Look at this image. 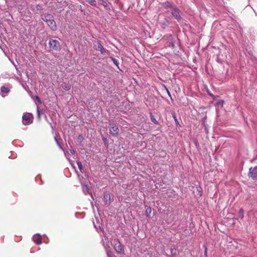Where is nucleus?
Masks as SVG:
<instances>
[{
    "instance_id": "nucleus-19",
    "label": "nucleus",
    "mask_w": 257,
    "mask_h": 257,
    "mask_svg": "<svg viewBox=\"0 0 257 257\" xmlns=\"http://www.w3.org/2000/svg\"><path fill=\"white\" fill-rule=\"evenodd\" d=\"M103 246L105 249L107 255L108 257H111V252L108 249V247H109V246L105 245L103 244Z\"/></svg>"
},
{
    "instance_id": "nucleus-7",
    "label": "nucleus",
    "mask_w": 257,
    "mask_h": 257,
    "mask_svg": "<svg viewBox=\"0 0 257 257\" xmlns=\"http://www.w3.org/2000/svg\"><path fill=\"white\" fill-rule=\"evenodd\" d=\"M32 114L30 113H24L22 117L23 123L25 125H29L32 122L31 120Z\"/></svg>"
},
{
    "instance_id": "nucleus-31",
    "label": "nucleus",
    "mask_w": 257,
    "mask_h": 257,
    "mask_svg": "<svg viewBox=\"0 0 257 257\" xmlns=\"http://www.w3.org/2000/svg\"><path fill=\"white\" fill-rule=\"evenodd\" d=\"M167 90V93L169 94V95L170 96H171V94H170V93L169 92V91L168 90V89H166Z\"/></svg>"
},
{
    "instance_id": "nucleus-12",
    "label": "nucleus",
    "mask_w": 257,
    "mask_h": 257,
    "mask_svg": "<svg viewBox=\"0 0 257 257\" xmlns=\"http://www.w3.org/2000/svg\"><path fill=\"white\" fill-rule=\"evenodd\" d=\"M81 185H82L83 193L85 195L89 193V191L90 190V188L88 184H85L83 183H81Z\"/></svg>"
},
{
    "instance_id": "nucleus-26",
    "label": "nucleus",
    "mask_w": 257,
    "mask_h": 257,
    "mask_svg": "<svg viewBox=\"0 0 257 257\" xmlns=\"http://www.w3.org/2000/svg\"><path fill=\"white\" fill-rule=\"evenodd\" d=\"M55 141H56V143H57V144L58 146L59 147V148H60L61 149H62H62H62V146H61V145H60V143H59V140L57 139V137H55Z\"/></svg>"
},
{
    "instance_id": "nucleus-22",
    "label": "nucleus",
    "mask_w": 257,
    "mask_h": 257,
    "mask_svg": "<svg viewBox=\"0 0 257 257\" xmlns=\"http://www.w3.org/2000/svg\"><path fill=\"white\" fill-rule=\"evenodd\" d=\"M77 164L78 165V167L80 170V171L82 172V170H83V166H82V164L81 163V162L79 161H77Z\"/></svg>"
},
{
    "instance_id": "nucleus-21",
    "label": "nucleus",
    "mask_w": 257,
    "mask_h": 257,
    "mask_svg": "<svg viewBox=\"0 0 257 257\" xmlns=\"http://www.w3.org/2000/svg\"><path fill=\"white\" fill-rule=\"evenodd\" d=\"M150 118L151 119V121L154 122L155 124H158V121L156 119L154 116L152 114V113H150Z\"/></svg>"
},
{
    "instance_id": "nucleus-25",
    "label": "nucleus",
    "mask_w": 257,
    "mask_h": 257,
    "mask_svg": "<svg viewBox=\"0 0 257 257\" xmlns=\"http://www.w3.org/2000/svg\"><path fill=\"white\" fill-rule=\"evenodd\" d=\"M172 116H173V118L174 119L176 124H178L179 122H178V121L177 120V116H176V115L175 113H172Z\"/></svg>"
},
{
    "instance_id": "nucleus-14",
    "label": "nucleus",
    "mask_w": 257,
    "mask_h": 257,
    "mask_svg": "<svg viewBox=\"0 0 257 257\" xmlns=\"http://www.w3.org/2000/svg\"><path fill=\"white\" fill-rule=\"evenodd\" d=\"M53 17L52 15L49 14L42 15V19L46 23L49 22Z\"/></svg>"
},
{
    "instance_id": "nucleus-20",
    "label": "nucleus",
    "mask_w": 257,
    "mask_h": 257,
    "mask_svg": "<svg viewBox=\"0 0 257 257\" xmlns=\"http://www.w3.org/2000/svg\"><path fill=\"white\" fill-rule=\"evenodd\" d=\"M10 89L8 87H6L5 86H2L1 87V91L4 93H7L9 92Z\"/></svg>"
},
{
    "instance_id": "nucleus-4",
    "label": "nucleus",
    "mask_w": 257,
    "mask_h": 257,
    "mask_svg": "<svg viewBox=\"0 0 257 257\" xmlns=\"http://www.w3.org/2000/svg\"><path fill=\"white\" fill-rule=\"evenodd\" d=\"M50 48L54 50L58 51L61 49L59 42L57 40L50 39L49 42Z\"/></svg>"
},
{
    "instance_id": "nucleus-24",
    "label": "nucleus",
    "mask_w": 257,
    "mask_h": 257,
    "mask_svg": "<svg viewBox=\"0 0 257 257\" xmlns=\"http://www.w3.org/2000/svg\"><path fill=\"white\" fill-rule=\"evenodd\" d=\"M239 216L241 219L243 218V211L242 209L239 211Z\"/></svg>"
},
{
    "instance_id": "nucleus-15",
    "label": "nucleus",
    "mask_w": 257,
    "mask_h": 257,
    "mask_svg": "<svg viewBox=\"0 0 257 257\" xmlns=\"http://www.w3.org/2000/svg\"><path fill=\"white\" fill-rule=\"evenodd\" d=\"M62 87L66 90H69L71 88V85L69 83L64 82L61 85Z\"/></svg>"
},
{
    "instance_id": "nucleus-27",
    "label": "nucleus",
    "mask_w": 257,
    "mask_h": 257,
    "mask_svg": "<svg viewBox=\"0 0 257 257\" xmlns=\"http://www.w3.org/2000/svg\"><path fill=\"white\" fill-rule=\"evenodd\" d=\"M204 247H205L204 255H205V256H207V247L205 245H204Z\"/></svg>"
},
{
    "instance_id": "nucleus-33",
    "label": "nucleus",
    "mask_w": 257,
    "mask_h": 257,
    "mask_svg": "<svg viewBox=\"0 0 257 257\" xmlns=\"http://www.w3.org/2000/svg\"><path fill=\"white\" fill-rule=\"evenodd\" d=\"M80 138H82V136H81V135H79V136H78V139H80Z\"/></svg>"
},
{
    "instance_id": "nucleus-9",
    "label": "nucleus",
    "mask_w": 257,
    "mask_h": 257,
    "mask_svg": "<svg viewBox=\"0 0 257 257\" xmlns=\"http://www.w3.org/2000/svg\"><path fill=\"white\" fill-rule=\"evenodd\" d=\"M48 26L53 31H56L57 30V26L56 23L53 17L49 22H47Z\"/></svg>"
},
{
    "instance_id": "nucleus-34",
    "label": "nucleus",
    "mask_w": 257,
    "mask_h": 257,
    "mask_svg": "<svg viewBox=\"0 0 257 257\" xmlns=\"http://www.w3.org/2000/svg\"><path fill=\"white\" fill-rule=\"evenodd\" d=\"M106 139H105L104 140H103L104 142L106 141Z\"/></svg>"
},
{
    "instance_id": "nucleus-29",
    "label": "nucleus",
    "mask_w": 257,
    "mask_h": 257,
    "mask_svg": "<svg viewBox=\"0 0 257 257\" xmlns=\"http://www.w3.org/2000/svg\"><path fill=\"white\" fill-rule=\"evenodd\" d=\"M37 112H38V116L40 118V111L39 110L38 107H37Z\"/></svg>"
},
{
    "instance_id": "nucleus-10",
    "label": "nucleus",
    "mask_w": 257,
    "mask_h": 257,
    "mask_svg": "<svg viewBox=\"0 0 257 257\" xmlns=\"http://www.w3.org/2000/svg\"><path fill=\"white\" fill-rule=\"evenodd\" d=\"M98 2L99 4L102 5L106 10L110 11L111 7L110 4H108L104 0H98Z\"/></svg>"
},
{
    "instance_id": "nucleus-28",
    "label": "nucleus",
    "mask_w": 257,
    "mask_h": 257,
    "mask_svg": "<svg viewBox=\"0 0 257 257\" xmlns=\"http://www.w3.org/2000/svg\"><path fill=\"white\" fill-rule=\"evenodd\" d=\"M70 152L71 154L72 155H74L75 153V150L72 149H70Z\"/></svg>"
},
{
    "instance_id": "nucleus-11",
    "label": "nucleus",
    "mask_w": 257,
    "mask_h": 257,
    "mask_svg": "<svg viewBox=\"0 0 257 257\" xmlns=\"http://www.w3.org/2000/svg\"><path fill=\"white\" fill-rule=\"evenodd\" d=\"M33 241L37 244H40L42 243V238L40 234H37L33 236L32 238Z\"/></svg>"
},
{
    "instance_id": "nucleus-23",
    "label": "nucleus",
    "mask_w": 257,
    "mask_h": 257,
    "mask_svg": "<svg viewBox=\"0 0 257 257\" xmlns=\"http://www.w3.org/2000/svg\"><path fill=\"white\" fill-rule=\"evenodd\" d=\"M111 60L112 61L114 64L118 68V61L113 57H110Z\"/></svg>"
},
{
    "instance_id": "nucleus-2",
    "label": "nucleus",
    "mask_w": 257,
    "mask_h": 257,
    "mask_svg": "<svg viewBox=\"0 0 257 257\" xmlns=\"http://www.w3.org/2000/svg\"><path fill=\"white\" fill-rule=\"evenodd\" d=\"M167 11L171 13L172 17L177 20L180 21L181 19L182 13L175 5L174 7L172 8L171 10H168Z\"/></svg>"
},
{
    "instance_id": "nucleus-3",
    "label": "nucleus",
    "mask_w": 257,
    "mask_h": 257,
    "mask_svg": "<svg viewBox=\"0 0 257 257\" xmlns=\"http://www.w3.org/2000/svg\"><path fill=\"white\" fill-rule=\"evenodd\" d=\"M94 44V48L97 51H100L102 55H105L106 53H108V51L104 48L103 46L100 43L99 41H95L93 43Z\"/></svg>"
},
{
    "instance_id": "nucleus-6",
    "label": "nucleus",
    "mask_w": 257,
    "mask_h": 257,
    "mask_svg": "<svg viewBox=\"0 0 257 257\" xmlns=\"http://www.w3.org/2000/svg\"><path fill=\"white\" fill-rule=\"evenodd\" d=\"M109 132L113 136H116L119 133V129L117 126L113 122H110L109 123Z\"/></svg>"
},
{
    "instance_id": "nucleus-30",
    "label": "nucleus",
    "mask_w": 257,
    "mask_h": 257,
    "mask_svg": "<svg viewBox=\"0 0 257 257\" xmlns=\"http://www.w3.org/2000/svg\"><path fill=\"white\" fill-rule=\"evenodd\" d=\"M224 101L223 100L220 101L218 102V104L223 105Z\"/></svg>"
},
{
    "instance_id": "nucleus-8",
    "label": "nucleus",
    "mask_w": 257,
    "mask_h": 257,
    "mask_svg": "<svg viewBox=\"0 0 257 257\" xmlns=\"http://www.w3.org/2000/svg\"><path fill=\"white\" fill-rule=\"evenodd\" d=\"M248 175L251 177L253 180L257 182V166L254 168H250L248 173Z\"/></svg>"
},
{
    "instance_id": "nucleus-18",
    "label": "nucleus",
    "mask_w": 257,
    "mask_h": 257,
    "mask_svg": "<svg viewBox=\"0 0 257 257\" xmlns=\"http://www.w3.org/2000/svg\"><path fill=\"white\" fill-rule=\"evenodd\" d=\"M151 212H152L151 208L150 207H148L146 209V211H145L146 215L147 217H149L150 216V214L151 213Z\"/></svg>"
},
{
    "instance_id": "nucleus-5",
    "label": "nucleus",
    "mask_w": 257,
    "mask_h": 257,
    "mask_svg": "<svg viewBox=\"0 0 257 257\" xmlns=\"http://www.w3.org/2000/svg\"><path fill=\"white\" fill-rule=\"evenodd\" d=\"M112 245L117 253L123 254L122 246L118 239H115L113 241Z\"/></svg>"
},
{
    "instance_id": "nucleus-32",
    "label": "nucleus",
    "mask_w": 257,
    "mask_h": 257,
    "mask_svg": "<svg viewBox=\"0 0 257 257\" xmlns=\"http://www.w3.org/2000/svg\"><path fill=\"white\" fill-rule=\"evenodd\" d=\"M37 99H38L39 102H40V103L41 102V100H40V98L39 97H37Z\"/></svg>"
},
{
    "instance_id": "nucleus-16",
    "label": "nucleus",
    "mask_w": 257,
    "mask_h": 257,
    "mask_svg": "<svg viewBox=\"0 0 257 257\" xmlns=\"http://www.w3.org/2000/svg\"><path fill=\"white\" fill-rule=\"evenodd\" d=\"M103 199H104V202L106 203H107L110 199V196L109 194L107 193H105L103 196Z\"/></svg>"
},
{
    "instance_id": "nucleus-17",
    "label": "nucleus",
    "mask_w": 257,
    "mask_h": 257,
    "mask_svg": "<svg viewBox=\"0 0 257 257\" xmlns=\"http://www.w3.org/2000/svg\"><path fill=\"white\" fill-rule=\"evenodd\" d=\"M86 1L92 6L96 7L97 5L96 0H86Z\"/></svg>"
},
{
    "instance_id": "nucleus-1",
    "label": "nucleus",
    "mask_w": 257,
    "mask_h": 257,
    "mask_svg": "<svg viewBox=\"0 0 257 257\" xmlns=\"http://www.w3.org/2000/svg\"><path fill=\"white\" fill-rule=\"evenodd\" d=\"M158 23L163 29H165L170 24L168 19L163 14H160L158 17Z\"/></svg>"
},
{
    "instance_id": "nucleus-13",
    "label": "nucleus",
    "mask_w": 257,
    "mask_h": 257,
    "mask_svg": "<svg viewBox=\"0 0 257 257\" xmlns=\"http://www.w3.org/2000/svg\"><path fill=\"white\" fill-rule=\"evenodd\" d=\"M163 7L166 9H168V10H170L172 9V7H174L175 5H174L172 3H171L169 2H166L165 3H164L163 4Z\"/></svg>"
}]
</instances>
